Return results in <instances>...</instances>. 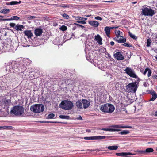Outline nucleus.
I'll return each mask as SVG.
<instances>
[{
    "instance_id": "f257e3e1",
    "label": "nucleus",
    "mask_w": 157,
    "mask_h": 157,
    "mask_svg": "<svg viewBox=\"0 0 157 157\" xmlns=\"http://www.w3.org/2000/svg\"><path fill=\"white\" fill-rule=\"evenodd\" d=\"M100 110L104 113H111L115 110V107L111 104H106L101 105L100 108Z\"/></svg>"
},
{
    "instance_id": "f03ea898",
    "label": "nucleus",
    "mask_w": 157,
    "mask_h": 157,
    "mask_svg": "<svg viewBox=\"0 0 157 157\" xmlns=\"http://www.w3.org/2000/svg\"><path fill=\"white\" fill-rule=\"evenodd\" d=\"M111 128H102L101 130L110 132L120 131V129H118V128H132V127L130 126H122L121 125H113L111 126Z\"/></svg>"
},
{
    "instance_id": "7ed1b4c3",
    "label": "nucleus",
    "mask_w": 157,
    "mask_h": 157,
    "mask_svg": "<svg viewBox=\"0 0 157 157\" xmlns=\"http://www.w3.org/2000/svg\"><path fill=\"white\" fill-rule=\"evenodd\" d=\"M59 106L62 109L65 110H71L74 106L73 103L68 100H64L62 101Z\"/></svg>"
},
{
    "instance_id": "20e7f679",
    "label": "nucleus",
    "mask_w": 157,
    "mask_h": 157,
    "mask_svg": "<svg viewBox=\"0 0 157 157\" xmlns=\"http://www.w3.org/2000/svg\"><path fill=\"white\" fill-rule=\"evenodd\" d=\"M44 109V106L41 104L33 105L30 107L31 110L34 113H40L43 112Z\"/></svg>"
},
{
    "instance_id": "39448f33",
    "label": "nucleus",
    "mask_w": 157,
    "mask_h": 157,
    "mask_svg": "<svg viewBox=\"0 0 157 157\" xmlns=\"http://www.w3.org/2000/svg\"><path fill=\"white\" fill-rule=\"evenodd\" d=\"M24 112V108L21 106H15L11 110V113L17 115H21Z\"/></svg>"
},
{
    "instance_id": "423d86ee",
    "label": "nucleus",
    "mask_w": 157,
    "mask_h": 157,
    "mask_svg": "<svg viewBox=\"0 0 157 157\" xmlns=\"http://www.w3.org/2000/svg\"><path fill=\"white\" fill-rule=\"evenodd\" d=\"M19 66V65L17 64V62L15 61H13L11 63L10 66L13 68V70H11L12 72L15 73L17 72L19 73H23L24 71L23 70L22 68H21V70H20Z\"/></svg>"
},
{
    "instance_id": "0eeeda50",
    "label": "nucleus",
    "mask_w": 157,
    "mask_h": 157,
    "mask_svg": "<svg viewBox=\"0 0 157 157\" xmlns=\"http://www.w3.org/2000/svg\"><path fill=\"white\" fill-rule=\"evenodd\" d=\"M126 90L129 92L135 93L136 91L138 86L136 82L129 83L126 86Z\"/></svg>"
},
{
    "instance_id": "6e6552de",
    "label": "nucleus",
    "mask_w": 157,
    "mask_h": 157,
    "mask_svg": "<svg viewBox=\"0 0 157 157\" xmlns=\"http://www.w3.org/2000/svg\"><path fill=\"white\" fill-rule=\"evenodd\" d=\"M142 10L141 14L145 16H152L155 13L154 10L150 8L143 7Z\"/></svg>"
},
{
    "instance_id": "1a4fd4ad",
    "label": "nucleus",
    "mask_w": 157,
    "mask_h": 157,
    "mask_svg": "<svg viewBox=\"0 0 157 157\" xmlns=\"http://www.w3.org/2000/svg\"><path fill=\"white\" fill-rule=\"evenodd\" d=\"M126 73L131 77L137 78V76L134 70L130 68L127 67L124 70Z\"/></svg>"
},
{
    "instance_id": "9d476101",
    "label": "nucleus",
    "mask_w": 157,
    "mask_h": 157,
    "mask_svg": "<svg viewBox=\"0 0 157 157\" xmlns=\"http://www.w3.org/2000/svg\"><path fill=\"white\" fill-rule=\"evenodd\" d=\"M114 40L119 43H124L126 41L125 38L121 36H117L114 38Z\"/></svg>"
},
{
    "instance_id": "9b49d317",
    "label": "nucleus",
    "mask_w": 157,
    "mask_h": 157,
    "mask_svg": "<svg viewBox=\"0 0 157 157\" xmlns=\"http://www.w3.org/2000/svg\"><path fill=\"white\" fill-rule=\"evenodd\" d=\"M114 58L118 60H123L124 59V56L120 52H117L114 55Z\"/></svg>"
},
{
    "instance_id": "f8f14e48",
    "label": "nucleus",
    "mask_w": 157,
    "mask_h": 157,
    "mask_svg": "<svg viewBox=\"0 0 157 157\" xmlns=\"http://www.w3.org/2000/svg\"><path fill=\"white\" fill-rule=\"evenodd\" d=\"M82 103L84 109L87 108L90 105V103L87 100L82 99Z\"/></svg>"
},
{
    "instance_id": "ddd939ff",
    "label": "nucleus",
    "mask_w": 157,
    "mask_h": 157,
    "mask_svg": "<svg viewBox=\"0 0 157 157\" xmlns=\"http://www.w3.org/2000/svg\"><path fill=\"white\" fill-rule=\"evenodd\" d=\"M43 33L42 29L41 28H37L35 30L34 33L36 36L41 35Z\"/></svg>"
},
{
    "instance_id": "4468645a",
    "label": "nucleus",
    "mask_w": 157,
    "mask_h": 157,
    "mask_svg": "<svg viewBox=\"0 0 157 157\" xmlns=\"http://www.w3.org/2000/svg\"><path fill=\"white\" fill-rule=\"evenodd\" d=\"M152 95V98L150 99L149 101H154L157 98V94L154 91H152L150 93Z\"/></svg>"
},
{
    "instance_id": "2eb2a0df",
    "label": "nucleus",
    "mask_w": 157,
    "mask_h": 157,
    "mask_svg": "<svg viewBox=\"0 0 157 157\" xmlns=\"http://www.w3.org/2000/svg\"><path fill=\"white\" fill-rule=\"evenodd\" d=\"M89 23L92 26L94 27H97L99 25V23L96 21H90L89 22Z\"/></svg>"
},
{
    "instance_id": "dca6fc26",
    "label": "nucleus",
    "mask_w": 157,
    "mask_h": 157,
    "mask_svg": "<svg viewBox=\"0 0 157 157\" xmlns=\"http://www.w3.org/2000/svg\"><path fill=\"white\" fill-rule=\"evenodd\" d=\"M25 28V27L22 25L17 24L15 27V29L17 31L23 30Z\"/></svg>"
},
{
    "instance_id": "f3484780",
    "label": "nucleus",
    "mask_w": 157,
    "mask_h": 157,
    "mask_svg": "<svg viewBox=\"0 0 157 157\" xmlns=\"http://www.w3.org/2000/svg\"><path fill=\"white\" fill-rule=\"evenodd\" d=\"M95 40H96L97 42L100 45H101L102 44L101 41L102 39L99 35H97V36L95 37Z\"/></svg>"
},
{
    "instance_id": "a211bd4d",
    "label": "nucleus",
    "mask_w": 157,
    "mask_h": 157,
    "mask_svg": "<svg viewBox=\"0 0 157 157\" xmlns=\"http://www.w3.org/2000/svg\"><path fill=\"white\" fill-rule=\"evenodd\" d=\"M24 33L26 35L28 38H31L33 35L30 31L25 30L24 32Z\"/></svg>"
},
{
    "instance_id": "6ab92c4d",
    "label": "nucleus",
    "mask_w": 157,
    "mask_h": 157,
    "mask_svg": "<svg viewBox=\"0 0 157 157\" xmlns=\"http://www.w3.org/2000/svg\"><path fill=\"white\" fill-rule=\"evenodd\" d=\"M76 105L78 108L80 109H82V101H78L76 103Z\"/></svg>"
},
{
    "instance_id": "aec40b11",
    "label": "nucleus",
    "mask_w": 157,
    "mask_h": 157,
    "mask_svg": "<svg viewBox=\"0 0 157 157\" xmlns=\"http://www.w3.org/2000/svg\"><path fill=\"white\" fill-rule=\"evenodd\" d=\"M105 32L107 35V36L108 37H109V35L110 34V27L107 26L104 29Z\"/></svg>"
},
{
    "instance_id": "412c9836",
    "label": "nucleus",
    "mask_w": 157,
    "mask_h": 157,
    "mask_svg": "<svg viewBox=\"0 0 157 157\" xmlns=\"http://www.w3.org/2000/svg\"><path fill=\"white\" fill-rule=\"evenodd\" d=\"M21 1H19V2L17 1H11L10 2H8L6 3V4L7 5H15L21 3Z\"/></svg>"
},
{
    "instance_id": "4be33fe9",
    "label": "nucleus",
    "mask_w": 157,
    "mask_h": 157,
    "mask_svg": "<svg viewBox=\"0 0 157 157\" xmlns=\"http://www.w3.org/2000/svg\"><path fill=\"white\" fill-rule=\"evenodd\" d=\"M118 146L116 145L109 146L107 147L108 149L110 150H116L118 148Z\"/></svg>"
},
{
    "instance_id": "5701e85b",
    "label": "nucleus",
    "mask_w": 157,
    "mask_h": 157,
    "mask_svg": "<svg viewBox=\"0 0 157 157\" xmlns=\"http://www.w3.org/2000/svg\"><path fill=\"white\" fill-rule=\"evenodd\" d=\"M11 63H9V65L7 66L6 68V71H8V72H12L11 70H13L12 67H11Z\"/></svg>"
},
{
    "instance_id": "b1692460",
    "label": "nucleus",
    "mask_w": 157,
    "mask_h": 157,
    "mask_svg": "<svg viewBox=\"0 0 157 157\" xmlns=\"http://www.w3.org/2000/svg\"><path fill=\"white\" fill-rule=\"evenodd\" d=\"M10 10L7 9H3L0 11V13L3 14H7L10 12Z\"/></svg>"
},
{
    "instance_id": "393cba45",
    "label": "nucleus",
    "mask_w": 157,
    "mask_h": 157,
    "mask_svg": "<svg viewBox=\"0 0 157 157\" xmlns=\"http://www.w3.org/2000/svg\"><path fill=\"white\" fill-rule=\"evenodd\" d=\"M130 133V132L126 130H123L121 132L119 133V134L121 135H126L129 134Z\"/></svg>"
},
{
    "instance_id": "a878e982",
    "label": "nucleus",
    "mask_w": 157,
    "mask_h": 157,
    "mask_svg": "<svg viewBox=\"0 0 157 157\" xmlns=\"http://www.w3.org/2000/svg\"><path fill=\"white\" fill-rule=\"evenodd\" d=\"M153 151L154 150L153 149L151 148H147L145 150H144V151H145V154L147 153L153 152Z\"/></svg>"
},
{
    "instance_id": "bb28decb",
    "label": "nucleus",
    "mask_w": 157,
    "mask_h": 157,
    "mask_svg": "<svg viewBox=\"0 0 157 157\" xmlns=\"http://www.w3.org/2000/svg\"><path fill=\"white\" fill-rule=\"evenodd\" d=\"M106 138L105 136H94V140H101L104 139Z\"/></svg>"
},
{
    "instance_id": "cd10ccee",
    "label": "nucleus",
    "mask_w": 157,
    "mask_h": 157,
    "mask_svg": "<svg viewBox=\"0 0 157 157\" xmlns=\"http://www.w3.org/2000/svg\"><path fill=\"white\" fill-rule=\"evenodd\" d=\"M76 20H80L81 21H86L87 20V18L83 17H75Z\"/></svg>"
},
{
    "instance_id": "c85d7f7f",
    "label": "nucleus",
    "mask_w": 157,
    "mask_h": 157,
    "mask_svg": "<svg viewBox=\"0 0 157 157\" xmlns=\"http://www.w3.org/2000/svg\"><path fill=\"white\" fill-rule=\"evenodd\" d=\"M59 117L61 119H69L70 118V117L69 116L63 115H60L59 116Z\"/></svg>"
},
{
    "instance_id": "c756f323",
    "label": "nucleus",
    "mask_w": 157,
    "mask_h": 157,
    "mask_svg": "<svg viewBox=\"0 0 157 157\" xmlns=\"http://www.w3.org/2000/svg\"><path fill=\"white\" fill-rule=\"evenodd\" d=\"M135 152H138L140 154H145V151L143 150H136L135 151Z\"/></svg>"
},
{
    "instance_id": "7c9ffc66",
    "label": "nucleus",
    "mask_w": 157,
    "mask_h": 157,
    "mask_svg": "<svg viewBox=\"0 0 157 157\" xmlns=\"http://www.w3.org/2000/svg\"><path fill=\"white\" fill-rule=\"evenodd\" d=\"M129 35L133 39H134L136 40L137 38V37L136 36L132 34L130 32H129Z\"/></svg>"
},
{
    "instance_id": "2f4dec72",
    "label": "nucleus",
    "mask_w": 157,
    "mask_h": 157,
    "mask_svg": "<svg viewBox=\"0 0 157 157\" xmlns=\"http://www.w3.org/2000/svg\"><path fill=\"white\" fill-rule=\"evenodd\" d=\"M116 154L118 156H126V152L117 153Z\"/></svg>"
},
{
    "instance_id": "473e14b6",
    "label": "nucleus",
    "mask_w": 157,
    "mask_h": 157,
    "mask_svg": "<svg viewBox=\"0 0 157 157\" xmlns=\"http://www.w3.org/2000/svg\"><path fill=\"white\" fill-rule=\"evenodd\" d=\"M84 139L86 140H94V136L85 137Z\"/></svg>"
},
{
    "instance_id": "72a5a7b5",
    "label": "nucleus",
    "mask_w": 157,
    "mask_h": 157,
    "mask_svg": "<svg viewBox=\"0 0 157 157\" xmlns=\"http://www.w3.org/2000/svg\"><path fill=\"white\" fill-rule=\"evenodd\" d=\"M62 15L64 19H68L69 18V16L66 13L63 14H62Z\"/></svg>"
},
{
    "instance_id": "f704fd0d",
    "label": "nucleus",
    "mask_w": 157,
    "mask_h": 157,
    "mask_svg": "<svg viewBox=\"0 0 157 157\" xmlns=\"http://www.w3.org/2000/svg\"><path fill=\"white\" fill-rule=\"evenodd\" d=\"M67 29V27L64 25H62L60 28V29L63 31H65V30H66Z\"/></svg>"
},
{
    "instance_id": "c9c22d12",
    "label": "nucleus",
    "mask_w": 157,
    "mask_h": 157,
    "mask_svg": "<svg viewBox=\"0 0 157 157\" xmlns=\"http://www.w3.org/2000/svg\"><path fill=\"white\" fill-rule=\"evenodd\" d=\"M12 20H17L19 19L20 17H19L15 16L11 17Z\"/></svg>"
},
{
    "instance_id": "e433bc0d",
    "label": "nucleus",
    "mask_w": 157,
    "mask_h": 157,
    "mask_svg": "<svg viewBox=\"0 0 157 157\" xmlns=\"http://www.w3.org/2000/svg\"><path fill=\"white\" fill-rule=\"evenodd\" d=\"M55 115L53 113H51L49 114L48 116V119H52L54 118Z\"/></svg>"
},
{
    "instance_id": "4c0bfd02",
    "label": "nucleus",
    "mask_w": 157,
    "mask_h": 157,
    "mask_svg": "<svg viewBox=\"0 0 157 157\" xmlns=\"http://www.w3.org/2000/svg\"><path fill=\"white\" fill-rule=\"evenodd\" d=\"M10 103V101L9 100L5 99L4 100V104L6 105H9Z\"/></svg>"
},
{
    "instance_id": "58836bf2",
    "label": "nucleus",
    "mask_w": 157,
    "mask_h": 157,
    "mask_svg": "<svg viewBox=\"0 0 157 157\" xmlns=\"http://www.w3.org/2000/svg\"><path fill=\"white\" fill-rule=\"evenodd\" d=\"M147 76L148 77H149L151 76V71L150 69L148 68H147Z\"/></svg>"
},
{
    "instance_id": "ea45409f",
    "label": "nucleus",
    "mask_w": 157,
    "mask_h": 157,
    "mask_svg": "<svg viewBox=\"0 0 157 157\" xmlns=\"http://www.w3.org/2000/svg\"><path fill=\"white\" fill-rule=\"evenodd\" d=\"M151 40L149 39H148L147 40V47L150 46L151 45Z\"/></svg>"
},
{
    "instance_id": "a19ab883",
    "label": "nucleus",
    "mask_w": 157,
    "mask_h": 157,
    "mask_svg": "<svg viewBox=\"0 0 157 157\" xmlns=\"http://www.w3.org/2000/svg\"><path fill=\"white\" fill-rule=\"evenodd\" d=\"M124 46L130 47H131V46L128 43H124L122 44Z\"/></svg>"
},
{
    "instance_id": "79ce46f5",
    "label": "nucleus",
    "mask_w": 157,
    "mask_h": 157,
    "mask_svg": "<svg viewBox=\"0 0 157 157\" xmlns=\"http://www.w3.org/2000/svg\"><path fill=\"white\" fill-rule=\"evenodd\" d=\"M36 18V17L34 16H31L28 17V19L29 20H31L32 19H34Z\"/></svg>"
},
{
    "instance_id": "37998d69",
    "label": "nucleus",
    "mask_w": 157,
    "mask_h": 157,
    "mask_svg": "<svg viewBox=\"0 0 157 157\" xmlns=\"http://www.w3.org/2000/svg\"><path fill=\"white\" fill-rule=\"evenodd\" d=\"M10 25L11 27H14L15 28V26L16 25H15L16 24L15 23H11L10 24H9Z\"/></svg>"
},
{
    "instance_id": "c03bdc74",
    "label": "nucleus",
    "mask_w": 157,
    "mask_h": 157,
    "mask_svg": "<svg viewBox=\"0 0 157 157\" xmlns=\"http://www.w3.org/2000/svg\"><path fill=\"white\" fill-rule=\"evenodd\" d=\"M135 155V154H133L132 153L130 152H126V155Z\"/></svg>"
},
{
    "instance_id": "a18cd8bd",
    "label": "nucleus",
    "mask_w": 157,
    "mask_h": 157,
    "mask_svg": "<svg viewBox=\"0 0 157 157\" xmlns=\"http://www.w3.org/2000/svg\"><path fill=\"white\" fill-rule=\"evenodd\" d=\"M12 18H8V19H1V20H0V21H10L12 20L11 19Z\"/></svg>"
},
{
    "instance_id": "49530a36",
    "label": "nucleus",
    "mask_w": 157,
    "mask_h": 157,
    "mask_svg": "<svg viewBox=\"0 0 157 157\" xmlns=\"http://www.w3.org/2000/svg\"><path fill=\"white\" fill-rule=\"evenodd\" d=\"M95 19L99 20H101L102 19L99 16H97L95 17Z\"/></svg>"
},
{
    "instance_id": "de8ad7c7",
    "label": "nucleus",
    "mask_w": 157,
    "mask_h": 157,
    "mask_svg": "<svg viewBox=\"0 0 157 157\" xmlns=\"http://www.w3.org/2000/svg\"><path fill=\"white\" fill-rule=\"evenodd\" d=\"M83 21H78L77 22L78 23H81L82 24H85L86 23V22Z\"/></svg>"
},
{
    "instance_id": "09e8293b",
    "label": "nucleus",
    "mask_w": 157,
    "mask_h": 157,
    "mask_svg": "<svg viewBox=\"0 0 157 157\" xmlns=\"http://www.w3.org/2000/svg\"><path fill=\"white\" fill-rule=\"evenodd\" d=\"M59 40V38H56L54 40V42L55 43V44L57 45L59 43H56V41L57 40Z\"/></svg>"
},
{
    "instance_id": "8fccbe9b",
    "label": "nucleus",
    "mask_w": 157,
    "mask_h": 157,
    "mask_svg": "<svg viewBox=\"0 0 157 157\" xmlns=\"http://www.w3.org/2000/svg\"><path fill=\"white\" fill-rule=\"evenodd\" d=\"M75 24L78 26V27H80L82 28V29L85 28L84 26L83 25L77 24Z\"/></svg>"
},
{
    "instance_id": "3c124183",
    "label": "nucleus",
    "mask_w": 157,
    "mask_h": 157,
    "mask_svg": "<svg viewBox=\"0 0 157 157\" xmlns=\"http://www.w3.org/2000/svg\"><path fill=\"white\" fill-rule=\"evenodd\" d=\"M116 35L117 36H120L119 35L120 34V31H117L116 32H115Z\"/></svg>"
},
{
    "instance_id": "603ef678",
    "label": "nucleus",
    "mask_w": 157,
    "mask_h": 157,
    "mask_svg": "<svg viewBox=\"0 0 157 157\" xmlns=\"http://www.w3.org/2000/svg\"><path fill=\"white\" fill-rule=\"evenodd\" d=\"M152 77L153 79H156V78L157 79V75H154L152 76Z\"/></svg>"
},
{
    "instance_id": "864d4df0",
    "label": "nucleus",
    "mask_w": 157,
    "mask_h": 157,
    "mask_svg": "<svg viewBox=\"0 0 157 157\" xmlns=\"http://www.w3.org/2000/svg\"><path fill=\"white\" fill-rule=\"evenodd\" d=\"M147 68H146L145 69V70L144 72V73H143V74H144V75H145L147 72Z\"/></svg>"
},
{
    "instance_id": "5fc2aeb1",
    "label": "nucleus",
    "mask_w": 157,
    "mask_h": 157,
    "mask_svg": "<svg viewBox=\"0 0 157 157\" xmlns=\"http://www.w3.org/2000/svg\"><path fill=\"white\" fill-rule=\"evenodd\" d=\"M77 119L78 120H82V117L81 116H79L77 118Z\"/></svg>"
},
{
    "instance_id": "6e6d98bb",
    "label": "nucleus",
    "mask_w": 157,
    "mask_h": 157,
    "mask_svg": "<svg viewBox=\"0 0 157 157\" xmlns=\"http://www.w3.org/2000/svg\"><path fill=\"white\" fill-rule=\"evenodd\" d=\"M110 44H111V45L112 46H113L114 45V43L113 42V41H111L110 42Z\"/></svg>"
},
{
    "instance_id": "4d7b16f0",
    "label": "nucleus",
    "mask_w": 157,
    "mask_h": 157,
    "mask_svg": "<svg viewBox=\"0 0 157 157\" xmlns=\"http://www.w3.org/2000/svg\"><path fill=\"white\" fill-rule=\"evenodd\" d=\"M154 115H155V116H157V111H156L155 112Z\"/></svg>"
},
{
    "instance_id": "13d9d810",
    "label": "nucleus",
    "mask_w": 157,
    "mask_h": 157,
    "mask_svg": "<svg viewBox=\"0 0 157 157\" xmlns=\"http://www.w3.org/2000/svg\"><path fill=\"white\" fill-rule=\"evenodd\" d=\"M86 131L88 132H90V129H87Z\"/></svg>"
},
{
    "instance_id": "bf43d9fd",
    "label": "nucleus",
    "mask_w": 157,
    "mask_h": 157,
    "mask_svg": "<svg viewBox=\"0 0 157 157\" xmlns=\"http://www.w3.org/2000/svg\"><path fill=\"white\" fill-rule=\"evenodd\" d=\"M154 52L156 53H157V49H156L154 50Z\"/></svg>"
},
{
    "instance_id": "052dcab7",
    "label": "nucleus",
    "mask_w": 157,
    "mask_h": 157,
    "mask_svg": "<svg viewBox=\"0 0 157 157\" xmlns=\"http://www.w3.org/2000/svg\"><path fill=\"white\" fill-rule=\"evenodd\" d=\"M108 2H109V3H112L114 1H108Z\"/></svg>"
},
{
    "instance_id": "680f3d73",
    "label": "nucleus",
    "mask_w": 157,
    "mask_h": 157,
    "mask_svg": "<svg viewBox=\"0 0 157 157\" xmlns=\"http://www.w3.org/2000/svg\"><path fill=\"white\" fill-rule=\"evenodd\" d=\"M114 28H115L114 27H110V29L111 30V29H114Z\"/></svg>"
},
{
    "instance_id": "e2e57ef3",
    "label": "nucleus",
    "mask_w": 157,
    "mask_h": 157,
    "mask_svg": "<svg viewBox=\"0 0 157 157\" xmlns=\"http://www.w3.org/2000/svg\"><path fill=\"white\" fill-rule=\"evenodd\" d=\"M155 59L157 61V55H156V56H155Z\"/></svg>"
},
{
    "instance_id": "0e129e2a",
    "label": "nucleus",
    "mask_w": 157,
    "mask_h": 157,
    "mask_svg": "<svg viewBox=\"0 0 157 157\" xmlns=\"http://www.w3.org/2000/svg\"><path fill=\"white\" fill-rule=\"evenodd\" d=\"M86 58L88 60H89V59L87 58V57L86 56Z\"/></svg>"
},
{
    "instance_id": "69168bd1",
    "label": "nucleus",
    "mask_w": 157,
    "mask_h": 157,
    "mask_svg": "<svg viewBox=\"0 0 157 157\" xmlns=\"http://www.w3.org/2000/svg\"><path fill=\"white\" fill-rule=\"evenodd\" d=\"M115 27V28H114L115 29L118 28V27Z\"/></svg>"
},
{
    "instance_id": "338daca9",
    "label": "nucleus",
    "mask_w": 157,
    "mask_h": 157,
    "mask_svg": "<svg viewBox=\"0 0 157 157\" xmlns=\"http://www.w3.org/2000/svg\"><path fill=\"white\" fill-rule=\"evenodd\" d=\"M136 3V2H133L132 3H133V4H135Z\"/></svg>"
},
{
    "instance_id": "774afa93",
    "label": "nucleus",
    "mask_w": 157,
    "mask_h": 157,
    "mask_svg": "<svg viewBox=\"0 0 157 157\" xmlns=\"http://www.w3.org/2000/svg\"><path fill=\"white\" fill-rule=\"evenodd\" d=\"M105 2H108V1H105Z\"/></svg>"
}]
</instances>
